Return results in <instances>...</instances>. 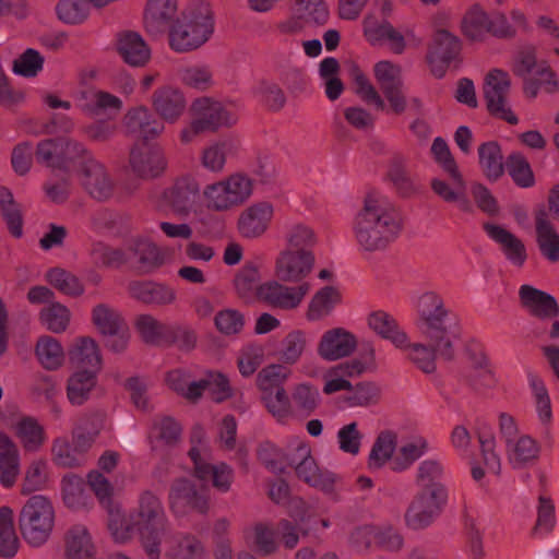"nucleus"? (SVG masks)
Instances as JSON below:
<instances>
[{
	"label": "nucleus",
	"mask_w": 559,
	"mask_h": 559,
	"mask_svg": "<svg viewBox=\"0 0 559 559\" xmlns=\"http://www.w3.org/2000/svg\"><path fill=\"white\" fill-rule=\"evenodd\" d=\"M40 322L51 332L61 333L66 331L70 322L69 309L59 304H52L44 308L39 314Z\"/></svg>",
	"instance_id": "64"
},
{
	"label": "nucleus",
	"mask_w": 559,
	"mask_h": 559,
	"mask_svg": "<svg viewBox=\"0 0 559 559\" xmlns=\"http://www.w3.org/2000/svg\"><path fill=\"white\" fill-rule=\"evenodd\" d=\"M163 261L162 251L146 236L134 238L129 252L114 251L109 259L116 266L126 265L143 272L162 264Z\"/></svg>",
	"instance_id": "13"
},
{
	"label": "nucleus",
	"mask_w": 559,
	"mask_h": 559,
	"mask_svg": "<svg viewBox=\"0 0 559 559\" xmlns=\"http://www.w3.org/2000/svg\"><path fill=\"white\" fill-rule=\"evenodd\" d=\"M152 104L155 111L169 123L178 121L187 107L185 95L179 90L168 86L156 91Z\"/></svg>",
	"instance_id": "26"
},
{
	"label": "nucleus",
	"mask_w": 559,
	"mask_h": 559,
	"mask_svg": "<svg viewBox=\"0 0 559 559\" xmlns=\"http://www.w3.org/2000/svg\"><path fill=\"white\" fill-rule=\"evenodd\" d=\"M283 239L286 243L285 248L299 250H311L318 245V235L309 224L298 221L288 219L283 226Z\"/></svg>",
	"instance_id": "36"
},
{
	"label": "nucleus",
	"mask_w": 559,
	"mask_h": 559,
	"mask_svg": "<svg viewBox=\"0 0 559 559\" xmlns=\"http://www.w3.org/2000/svg\"><path fill=\"white\" fill-rule=\"evenodd\" d=\"M257 455L259 461L274 474L284 473L288 466V452L284 453L270 441L260 443Z\"/></svg>",
	"instance_id": "61"
},
{
	"label": "nucleus",
	"mask_w": 559,
	"mask_h": 559,
	"mask_svg": "<svg viewBox=\"0 0 559 559\" xmlns=\"http://www.w3.org/2000/svg\"><path fill=\"white\" fill-rule=\"evenodd\" d=\"M356 347L357 338L352 332L335 328L323 333L318 345V354L324 360L334 361L350 356Z\"/></svg>",
	"instance_id": "20"
},
{
	"label": "nucleus",
	"mask_w": 559,
	"mask_h": 559,
	"mask_svg": "<svg viewBox=\"0 0 559 559\" xmlns=\"http://www.w3.org/2000/svg\"><path fill=\"white\" fill-rule=\"evenodd\" d=\"M348 75L353 82L355 94L374 109L397 115L406 110L407 98L404 94L403 68L399 62L380 59L372 66L373 79L381 87L383 96L357 63L349 64Z\"/></svg>",
	"instance_id": "2"
},
{
	"label": "nucleus",
	"mask_w": 559,
	"mask_h": 559,
	"mask_svg": "<svg viewBox=\"0 0 559 559\" xmlns=\"http://www.w3.org/2000/svg\"><path fill=\"white\" fill-rule=\"evenodd\" d=\"M369 328L379 336L390 341L397 348L406 345L407 335L400 329L396 320L388 312L378 310L368 316Z\"/></svg>",
	"instance_id": "37"
},
{
	"label": "nucleus",
	"mask_w": 559,
	"mask_h": 559,
	"mask_svg": "<svg viewBox=\"0 0 559 559\" xmlns=\"http://www.w3.org/2000/svg\"><path fill=\"white\" fill-rule=\"evenodd\" d=\"M479 165L490 180H497L504 171L501 148L496 142H487L478 147Z\"/></svg>",
	"instance_id": "51"
},
{
	"label": "nucleus",
	"mask_w": 559,
	"mask_h": 559,
	"mask_svg": "<svg viewBox=\"0 0 559 559\" xmlns=\"http://www.w3.org/2000/svg\"><path fill=\"white\" fill-rule=\"evenodd\" d=\"M116 49L123 62L133 68L144 67L152 55L142 35L133 31H123L118 34Z\"/></svg>",
	"instance_id": "23"
},
{
	"label": "nucleus",
	"mask_w": 559,
	"mask_h": 559,
	"mask_svg": "<svg viewBox=\"0 0 559 559\" xmlns=\"http://www.w3.org/2000/svg\"><path fill=\"white\" fill-rule=\"evenodd\" d=\"M428 344L414 343L407 344L402 349H407V358L423 372L433 373L437 369L436 358L440 357L444 360H452L455 355V343H452L451 357L441 355L431 340H427Z\"/></svg>",
	"instance_id": "35"
},
{
	"label": "nucleus",
	"mask_w": 559,
	"mask_h": 559,
	"mask_svg": "<svg viewBox=\"0 0 559 559\" xmlns=\"http://www.w3.org/2000/svg\"><path fill=\"white\" fill-rule=\"evenodd\" d=\"M61 487L62 499L68 508L80 510L88 506V487L83 478L68 474L62 478Z\"/></svg>",
	"instance_id": "41"
},
{
	"label": "nucleus",
	"mask_w": 559,
	"mask_h": 559,
	"mask_svg": "<svg viewBox=\"0 0 559 559\" xmlns=\"http://www.w3.org/2000/svg\"><path fill=\"white\" fill-rule=\"evenodd\" d=\"M92 321L103 335L110 334L127 325L121 313L106 304H99L94 307Z\"/></svg>",
	"instance_id": "58"
},
{
	"label": "nucleus",
	"mask_w": 559,
	"mask_h": 559,
	"mask_svg": "<svg viewBox=\"0 0 559 559\" xmlns=\"http://www.w3.org/2000/svg\"><path fill=\"white\" fill-rule=\"evenodd\" d=\"M45 58L36 49L27 48L19 55L12 67L15 75L23 78H35L44 69Z\"/></svg>",
	"instance_id": "59"
},
{
	"label": "nucleus",
	"mask_w": 559,
	"mask_h": 559,
	"mask_svg": "<svg viewBox=\"0 0 559 559\" xmlns=\"http://www.w3.org/2000/svg\"><path fill=\"white\" fill-rule=\"evenodd\" d=\"M169 510L176 518H185L197 513L206 515L211 509L210 496L206 488L199 489L189 478L174 479L168 492Z\"/></svg>",
	"instance_id": "9"
},
{
	"label": "nucleus",
	"mask_w": 559,
	"mask_h": 559,
	"mask_svg": "<svg viewBox=\"0 0 559 559\" xmlns=\"http://www.w3.org/2000/svg\"><path fill=\"white\" fill-rule=\"evenodd\" d=\"M380 397V386L374 382L364 381L352 385V389L344 396V402L349 407H368L378 404Z\"/></svg>",
	"instance_id": "57"
},
{
	"label": "nucleus",
	"mask_w": 559,
	"mask_h": 559,
	"mask_svg": "<svg viewBox=\"0 0 559 559\" xmlns=\"http://www.w3.org/2000/svg\"><path fill=\"white\" fill-rule=\"evenodd\" d=\"M166 381L171 390L189 401L201 397V385L193 380V374L188 369L178 368L167 372Z\"/></svg>",
	"instance_id": "52"
},
{
	"label": "nucleus",
	"mask_w": 559,
	"mask_h": 559,
	"mask_svg": "<svg viewBox=\"0 0 559 559\" xmlns=\"http://www.w3.org/2000/svg\"><path fill=\"white\" fill-rule=\"evenodd\" d=\"M519 296L522 307L537 318H555L559 313L555 298L545 292L522 285Z\"/></svg>",
	"instance_id": "27"
},
{
	"label": "nucleus",
	"mask_w": 559,
	"mask_h": 559,
	"mask_svg": "<svg viewBox=\"0 0 559 559\" xmlns=\"http://www.w3.org/2000/svg\"><path fill=\"white\" fill-rule=\"evenodd\" d=\"M288 466L294 468L298 479L307 485L324 492L334 490L336 475L318 466L307 443L300 442L288 450Z\"/></svg>",
	"instance_id": "10"
},
{
	"label": "nucleus",
	"mask_w": 559,
	"mask_h": 559,
	"mask_svg": "<svg viewBox=\"0 0 559 559\" xmlns=\"http://www.w3.org/2000/svg\"><path fill=\"white\" fill-rule=\"evenodd\" d=\"M130 296L147 305H166L175 300V290L164 282H129Z\"/></svg>",
	"instance_id": "28"
},
{
	"label": "nucleus",
	"mask_w": 559,
	"mask_h": 559,
	"mask_svg": "<svg viewBox=\"0 0 559 559\" xmlns=\"http://www.w3.org/2000/svg\"><path fill=\"white\" fill-rule=\"evenodd\" d=\"M52 461L56 465L67 468L79 467L82 465V455L70 445L64 437L56 438L51 445Z\"/></svg>",
	"instance_id": "63"
},
{
	"label": "nucleus",
	"mask_w": 559,
	"mask_h": 559,
	"mask_svg": "<svg viewBox=\"0 0 559 559\" xmlns=\"http://www.w3.org/2000/svg\"><path fill=\"white\" fill-rule=\"evenodd\" d=\"M96 384L95 371L82 370L73 373L68 379L67 396L72 405L80 406L84 404L91 391Z\"/></svg>",
	"instance_id": "44"
},
{
	"label": "nucleus",
	"mask_w": 559,
	"mask_h": 559,
	"mask_svg": "<svg viewBox=\"0 0 559 559\" xmlns=\"http://www.w3.org/2000/svg\"><path fill=\"white\" fill-rule=\"evenodd\" d=\"M352 231L365 251L384 250L402 231V222L389 198L369 190L352 219Z\"/></svg>",
	"instance_id": "1"
},
{
	"label": "nucleus",
	"mask_w": 559,
	"mask_h": 559,
	"mask_svg": "<svg viewBox=\"0 0 559 559\" xmlns=\"http://www.w3.org/2000/svg\"><path fill=\"white\" fill-rule=\"evenodd\" d=\"M462 48L461 39L447 29L438 31L432 39L427 60L432 73L443 76L448 64L459 55Z\"/></svg>",
	"instance_id": "18"
},
{
	"label": "nucleus",
	"mask_w": 559,
	"mask_h": 559,
	"mask_svg": "<svg viewBox=\"0 0 559 559\" xmlns=\"http://www.w3.org/2000/svg\"><path fill=\"white\" fill-rule=\"evenodd\" d=\"M235 150L231 140L225 139L207 145L201 154L202 166L211 173H222L225 168L227 156Z\"/></svg>",
	"instance_id": "47"
},
{
	"label": "nucleus",
	"mask_w": 559,
	"mask_h": 559,
	"mask_svg": "<svg viewBox=\"0 0 559 559\" xmlns=\"http://www.w3.org/2000/svg\"><path fill=\"white\" fill-rule=\"evenodd\" d=\"M450 180L433 178L431 181L432 191L447 202H460L465 200L466 183L462 174H448Z\"/></svg>",
	"instance_id": "55"
},
{
	"label": "nucleus",
	"mask_w": 559,
	"mask_h": 559,
	"mask_svg": "<svg viewBox=\"0 0 559 559\" xmlns=\"http://www.w3.org/2000/svg\"><path fill=\"white\" fill-rule=\"evenodd\" d=\"M192 116H195L207 131L233 126L238 120L231 105L209 97H201L191 105Z\"/></svg>",
	"instance_id": "17"
},
{
	"label": "nucleus",
	"mask_w": 559,
	"mask_h": 559,
	"mask_svg": "<svg viewBox=\"0 0 559 559\" xmlns=\"http://www.w3.org/2000/svg\"><path fill=\"white\" fill-rule=\"evenodd\" d=\"M167 166L163 151L158 147L133 150L130 155V168L140 178L150 179L162 175Z\"/></svg>",
	"instance_id": "25"
},
{
	"label": "nucleus",
	"mask_w": 559,
	"mask_h": 559,
	"mask_svg": "<svg viewBox=\"0 0 559 559\" xmlns=\"http://www.w3.org/2000/svg\"><path fill=\"white\" fill-rule=\"evenodd\" d=\"M396 449V435L392 431H381L376 438L368 457V468L378 471L393 456Z\"/></svg>",
	"instance_id": "45"
},
{
	"label": "nucleus",
	"mask_w": 559,
	"mask_h": 559,
	"mask_svg": "<svg viewBox=\"0 0 559 559\" xmlns=\"http://www.w3.org/2000/svg\"><path fill=\"white\" fill-rule=\"evenodd\" d=\"M214 29L211 5L205 1H194L169 26V46L176 52L193 51L210 40Z\"/></svg>",
	"instance_id": "4"
},
{
	"label": "nucleus",
	"mask_w": 559,
	"mask_h": 559,
	"mask_svg": "<svg viewBox=\"0 0 559 559\" xmlns=\"http://www.w3.org/2000/svg\"><path fill=\"white\" fill-rule=\"evenodd\" d=\"M485 230L488 237L500 246L501 250L511 263L521 265L525 261V247L513 234L496 224L485 225Z\"/></svg>",
	"instance_id": "34"
},
{
	"label": "nucleus",
	"mask_w": 559,
	"mask_h": 559,
	"mask_svg": "<svg viewBox=\"0 0 559 559\" xmlns=\"http://www.w3.org/2000/svg\"><path fill=\"white\" fill-rule=\"evenodd\" d=\"M309 290V285L302 283L296 286H288L282 282H262V301L281 309L296 308Z\"/></svg>",
	"instance_id": "19"
},
{
	"label": "nucleus",
	"mask_w": 559,
	"mask_h": 559,
	"mask_svg": "<svg viewBox=\"0 0 559 559\" xmlns=\"http://www.w3.org/2000/svg\"><path fill=\"white\" fill-rule=\"evenodd\" d=\"M55 524L50 501L40 495L31 497L19 514V528L23 539L34 548L47 543Z\"/></svg>",
	"instance_id": "8"
},
{
	"label": "nucleus",
	"mask_w": 559,
	"mask_h": 559,
	"mask_svg": "<svg viewBox=\"0 0 559 559\" xmlns=\"http://www.w3.org/2000/svg\"><path fill=\"white\" fill-rule=\"evenodd\" d=\"M316 267L312 250L283 248L274 261V271L278 280H306Z\"/></svg>",
	"instance_id": "15"
},
{
	"label": "nucleus",
	"mask_w": 559,
	"mask_h": 559,
	"mask_svg": "<svg viewBox=\"0 0 559 559\" xmlns=\"http://www.w3.org/2000/svg\"><path fill=\"white\" fill-rule=\"evenodd\" d=\"M127 132L141 139L150 140L164 131V124L157 121L143 106L129 110L124 116Z\"/></svg>",
	"instance_id": "29"
},
{
	"label": "nucleus",
	"mask_w": 559,
	"mask_h": 559,
	"mask_svg": "<svg viewBox=\"0 0 559 559\" xmlns=\"http://www.w3.org/2000/svg\"><path fill=\"white\" fill-rule=\"evenodd\" d=\"M538 443L528 435H523L507 445V453L510 462L515 467L535 462L539 456Z\"/></svg>",
	"instance_id": "46"
},
{
	"label": "nucleus",
	"mask_w": 559,
	"mask_h": 559,
	"mask_svg": "<svg viewBox=\"0 0 559 559\" xmlns=\"http://www.w3.org/2000/svg\"><path fill=\"white\" fill-rule=\"evenodd\" d=\"M131 525L138 531L141 544L151 559L160 555L162 535L167 522L160 499L152 491H143L131 516Z\"/></svg>",
	"instance_id": "5"
},
{
	"label": "nucleus",
	"mask_w": 559,
	"mask_h": 559,
	"mask_svg": "<svg viewBox=\"0 0 559 559\" xmlns=\"http://www.w3.org/2000/svg\"><path fill=\"white\" fill-rule=\"evenodd\" d=\"M448 502V490L419 489L405 513V521L413 530H424L441 514Z\"/></svg>",
	"instance_id": "11"
},
{
	"label": "nucleus",
	"mask_w": 559,
	"mask_h": 559,
	"mask_svg": "<svg viewBox=\"0 0 559 559\" xmlns=\"http://www.w3.org/2000/svg\"><path fill=\"white\" fill-rule=\"evenodd\" d=\"M35 355L39 364L47 370H57L64 360V352L61 344L48 335L38 338Z\"/></svg>",
	"instance_id": "50"
},
{
	"label": "nucleus",
	"mask_w": 559,
	"mask_h": 559,
	"mask_svg": "<svg viewBox=\"0 0 559 559\" xmlns=\"http://www.w3.org/2000/svg\"><path fill=\"white\" fill-rule=\"evenodd\" d=\"M105 425V414L102 412H90L81 414L72 429V444L80 454L88 452Z\"/></svg>",
	"instance_id": "21"
},
{
	"label": "nucleus",
	"mask_w": 559,
	"mask_h": 559,
	"mask_svg": "<svg viewBox=\"0 0 559 559\" xmlns=\"http://www.w3.org/2000/svg\"><path fill=\"white\" fill-rule=\"evenodd\" d=\"M13 430L25 452H38L47 440L44 426L32 416L21 417L14 424Z\"/></svg>",
	"instance_id": "32"
},
{
	"label": "nucleus",
	"mask_w": 559,
	"mask_h": 559,
	"mask_svg": "<svg viewBox=\"0 0 559 559\" xmlns=\"http://www.w3.org/2000/svg\"><path fill=\"white\" fill-rule=\"evenodd\" d=\"M420 316L419 329L426 340H431L436 349L451 357L452 343L461 336L456 317L445 309L443 299L435 292L420 295L416 302Z\"/></svg>",
	"instance_id": "3"
},
{
	"label": "nucleus",
	"mask_w": 559,
	"mask_h": 559,
	"mask_svg": "<svg viewBox=\"0 0 559 559\" xmlns=\"http://www.w3.org/2000/svg\"><path fill=\"white\" fill-rule=\"evenodd\" d=\"M91 10L86 0H58L55 7L57 19L70 26L84 24L91 16Z\"/></svg>",
	"instance_id": "43"
},
{
	"label": "nucleus",
	"mask_w": 559,
	"mask_h": 559,
	"mask_svg": "<svg viewBox=\"0 0 559 559\" xmlns=\"http://www.w3.org/2000/svg\"><path fill=\"white\" fill-rule=\"evenodd\" d=\"M507 170L521 188H531L535 185V176L527 159L521 154H512L507 160Z\"/></svg>",
	"instance_id": "62"
},
{
	"label": "nucleus",
	"mask_w": 559,
	"mask_h": 559,
	"mask_svg": "<svg viewBox=\"0 0 559 559\" xmlns=\"http://www.w3.org/2000/svg\"><path fill=\"white\" fill-rule=\"evenodd\" d=\"M198 333L188 323H168L162 346L176 347L181 353H190L197 348Z\"/></svg>",
	"instance_id": "38"
},
{
	"label": "nucleus",
	"mask_w": 559,
	"mask_h": 559,
	"mask_svg": "<svg viewBox=\"0 0 559 559\" xmlns=\"http://www.w3.org/2000/svg\"><path fill=\"white\" fill-rule=\"evenodd\" d=\"M466 381L475 391H483L495 385V377L484 354L471 357V368L466 373Z\"/></svg>",
	"instance_id": "54"
},
{
	"label": "nucleus",
	"mask_w": 559,
	"mask_h": 559,
	"mask_svg": "<svg viewBox=\"0 0 559 559\" xmlns=\"http://www.w3.org/2000/svg\"><path fill=\"white\" fill-rule=\"evenodd\" d=\"M510 88L511 79L508 72L501 69H492L486 74L484 96L489 111L511 124H516L519 119L507 102Z\"/></svg>",
	"instance_id": "12"
},
{
	"label": "nucleus",
	"mask_w": 559,
	"mask_h": 559,
	"mask_svg": "<svg viewBox=\"0 0 559 559\" xmlns=\"http://www.w3.org/2000/svg\"><path fill=\"white\" fill-rule=\"evenodd\" d=\"M71 362L91 368L95 371L100 368L102 357L97 343L88 336L79 337L72 349L69 352Z\"/></svg>",
	"instance_id": "42"
},
{
	"label": "nucleus",
	"mask_w": 559,
	"mask_h": 559,
	"mask_svg": "<svg viewBox=\"0 0 559 559\" xmlns=\"http://www.w3.org/2000/svg\"><path fill=\"white\" fill-rule=\"evenodd\" d=\"M461 32L469 41H485L490 34V16L480 5H472L462 16Z\"/></svg>",
	"instance_id": "33"
},
{
	"label": "nucleus",
	"mask_w": 559,
	"mask_h": 559,
	"mask_svg": "<svg viewBox=\"0 0 559 559\" xmlns=\"http://www.w3.org/2000/svg\"><path fill=\"white\" fill-rule=\"evenodd\" d=\"M0 211L10 233L21 238L23 236L22 213L12 192L7 188L0 189Z\"/></svg>",
	"instance_id": "56"
},
{
	"label": "nucleus",
	"mask_w": 559,
	"mask_h": 559,
	"mask_svg": "<svg viewBox=\"0 0 559 559\" xmlns=\"http://www.w3.org/2000/svg\"><path fill=\"white\" fill-rule=\"evenodd\" d=\"M536 239L542 255L548 261H559V234L545 209L536 213Z\"/></svg>",
	"instance_id": "31"
},
{
	"label": "nucleus",
	"mask_w": 559,
	"mask_h": 559,
	"mask_svg": "<svg viewBox=\"0 0 559 559\" xmlns=\"http://www.w3.org/2000/svg\"><path fill=\"white\" fill-rule=\"evenodd\" d=\"M20 547V540L13 523V511L9 507L0 508V557L13 558Z\"/></svg>",
	"instance_id": "48"
},
{
	"label": "nucleus",
	"mask_w": 559,
	"mask_h": 559,
	"mask_svg": "<svg viewBox=\"0 0 559 559\" xmlns=\"http://www.w3.org/2000/svg\"><path fill=\"white\" fill-rule=\"evenodd\" d=\"M442 475L443 468L438 461L426 460L417 468L416 484L419 489L436 490L438 487V489L447 490L441 481Z\"/></svg>",
	"instance_id": "60"
},
{
	"label": "nucleus",
	"mask_w": 559,
	"mask_h": 559,
	"mask_svg": "<svg viewBox=\"0 0 559 559\" xmlns=\"http://www.w3.org/2000/svg\"><path fill=\"white\" fill-rule=\"evenodd\" d=\"M198 195L199 185L190 177L179 179L165 194L167 201L178 212H187Z\"/></svg>",
	"instance_id": "40"
},
{
	"label": "nucleus",
	"mask_w": 559,
	"mask_h": 559,
	"mask_svg": "<svg viewBox=\"0 0 559 559\" xmlns=\"http://www.w3.org/2000/svg\"><path fill=\"white\" fill-rule=\"evenodd\" d=\"M79 106L94 116L105 115L109 118L117 116L122 108V100L105 91L88 90L76 96Z\"/></svg>",
	"instance_id": "24"
},
{
	"label": "nucleus",
	"mask_w": 559,
	"mask_h": 559,
	"mask_svg": "<svg viewBox=\"0 0 559 559\" xmlns=\"http://www.w3.org/2000/svg\"><path fill=\"white\" fill-rule=\"evenodd\" d=\"M81 182L94 199L104 200L111 194L112 183L104 166L94 159L82 166Z\"/></svg>",
	"instance_id": "30"
},
{
	"label": "nucleus",
	"mask_w": 559,
	"mask_h": 559,
	"mask_svg": "<svg viewBox=\"0 0 559 559\" xmlns=\"http://www.w3.org/2000/svg\"><path fill=\"white\" fill-rule=\"evenodd\" d=\"M290 370L277 364L262 368L257 374V386L261 393V402L277 421H285L292 416V404L284 384Z\"/></svg>",
	"instance_id": "7"
},
{
	"label": "nucleus",
	"mask_w": 559,
	"mask_h": 559,
	"mask_svg": "<svg viewBox=\"0 0 559 559\" xmlns=\"http://www.w3.org/2000/svg\"><path fill=\"white\" fill-rule=\"evenodd\" d=\"M133 325L143 343L162 346L167 323H163L152 314L142 313L134 318Z\"/></svg>",
	"instance_id": "49"
},
{
	"label": "nucleus",
	"mask_w": 559,
	"mask_h": 559,
	"mask_svg": "<svg viewBox=\"0 0 559 559\" xmlns=\"http://www.w3.org/2000/svg\"><path fill=\"white\" fill-rule=\"evenodd\" d=\"M193 463V476L202 483L212 481V486L219 492H228L234 481L233 468L226 463L212 464L210 456L203 455L201 449L191 447L188 452Z\"/></svg>",
	"instance_id": "16"
},
{
	"label": "nucleus",
	"mask_w": 559,
	"mask_h": 559,
	"mask_svg": "<svg viewBox=\"0 0 559 559\" xmlns=\"http://www.w3.org/2000/svg\"><path fill=\"white\" fill-rule=\"evenodd\" d=\"M67 559H91L94 556V546L87 528L83 525H73L66 534Z\"/></svg>",
	"instance_id": "39"
},
{
	"label": "nucleus",
	"mask_w": 559,
	"mask_h": 559,
	"mask_svg": "<svg viewBox=\"0 0 559 559\" xmlns=\"http://www.w3.org/2000/svg\"><path fill=\"white\" fill-rule=\"evenodd\" d=\"M203 556L202 542L191 534L175 537L166 551L168 559H202Z\"/></svg>",
	"instance_id": "53"
},
{
	"label": "nucleus",
	"mask_w": 559,
	"mask_h": 559,
	"mask_svg": "<svg viewBox=\"0 0 559 559\" xmlns=\"http://www.w3.org/2000/svg\"><path fill=\"white\" fill-rule=\"evenodd\" d=\"M178 0H147L144 9V27L151 35H160L178 14Z\"/></svg>",
	"instance_id": "22"
},
{
	"label": "nucleus",
	"mask_w": 559,
	"mask_h": 559,
	"mask_svg": "<svg viewBox=\"0 0 559 559\" xmlns=\"http://www.w3.org/2000/svg\"><path fill=\"white\" fill-rule=\"evenodd\" d=\"M276 207L267 200L252 202L245 207L237 218V230L239 235L249 240L262 238L270 229Z\"/></svg>",
	"instance_id": "14"
},
{
	"label": "nucleus",
	"mask_w": 559,
	"mask_h": 559,
	"mask_svg": "<svg viewBox=\"0 0 559 559\" xmlns=\"http://www.w3.org/2000/svg\"><path fill=\"white\" fill-rule=\"evenodd\" d=\"M253 193L254 180L243 171L231 173L203 190L207 207L217 212H227L245 204Z\"/></svg>",
	"instance_id": "6"
}]
</instances>
